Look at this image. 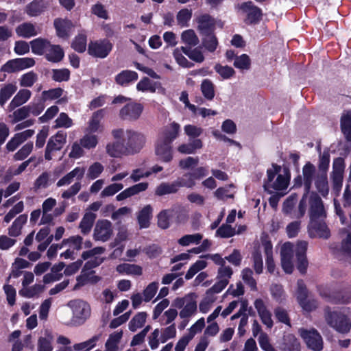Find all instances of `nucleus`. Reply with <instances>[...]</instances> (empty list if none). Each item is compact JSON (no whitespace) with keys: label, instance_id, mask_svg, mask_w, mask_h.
I'll list each match as a JSON object with an SVG mask.
<instances>
[{"label":"nucleus","instance_id":"dca6fc26","mask_svg":"<svg viewBox=\"0 0 351 351\" xmlns=\"http://www.w3.org/2000/svg\"><path fill=\"white\" fill-rule=\"evenodd\" d=\"M53 25L57 36L65 39L70 36L73 29L74 28V24L73 22L67 19H56L54 20Z\"/></svg>","mask_w":351,"mask_h":351},{"label":"nucleus","instance_id":"4c0bfd02","mask_svg":"<svg viewBox=\"0 0 351 351\" xmlns=\"http://www.w3.org/2000/svg\"><path fill=\"white\" fill-rule=\"evenodd\" d=\"M123 337V330L119 329L110 334L106 343L105 348L111 351H118L119 344Z\"/></svg>","mask_w":351,"mask_h":351},{"label":"nucleus","instance_id":"ddd939ff","mask_svg":"<svg viewBox=\"0 0 351 351\" xmlns=\"http://www.w3.org/2000/svg\"><path fill=\"white\" fill-rule=\"evenodd\" d=\"M345 169L344 161L341 158H336L332 165V180L333 190L338 195L341 189L343 172Z\"/></svg>","mask_w":351,"mask_h":351},{"label":"nucleus","instance_id":"09e8293b","mask_svg":"<svg viewBox=\"0 0 351 351\" xmlns=\"http://www.w3.org/2000/svg\"><path fill=\"white\" fill-rule=\"evenodd\" d=\"M64 57V51L59 45H51L46 51V58L49 61L58 62Z\"/></svg>","mask_w":351,"mask_h":351},{"label":"nucleus","instance_id":"6ab92c4d","mask_svg":"<svg viewBox=\"0 0 351 351\" xmlns=\"http://www.w3.org/2000/svg\"><path fill=\"white\" fill-rule=\"evenodd\" d=\"M85 173V168L83 167H76L72 171L66 173L62 178L57 182V186L61 187L68 186L72 183L75 180L77 182L81 180Z\"/></svg>","mask_w":351,"mask_h":351},{"label":"nucleus","instance_id":"9d476101","mask_svg":"<svg viewBox=\"0 0 351 351\" xmlns=\"http://www.w3.org/2000/svg\"><path fill=\"white\" fill-rule=\"evenodd\" d=\"M297 300L305 311L309 312L315 309L317 306V302L313 299L308 298L307 291L302 280L298 281V290L296 292Z\"/></svg>","mask_w":351,"mask_h":351},{"label":"nucleus","instance_id":"774afa93","mask_svg":"<svg viewBox=\"0 0 351 351\" xmlns=\"http://www.w3.org/2000/svg\"><path fill=\"white\" fill-rule=\"evenodd\" d=\"M315 185L319 192L323 196H326L328 193V179L326 173L317 177Z\"/></svg>","mask_w":351,"mask_h":351},{"label":"nucleus","instance_id":"5fc2aeb1","mask_svg":"<svg viewBox=\"0 0 351 351\" xmlns=\"http://www.w3.org/2000/svg\"><path fill=\"white\" fill-rule=\"evenodd\" d=\"M217 300V296L206 292L204 298L199 304V311L202 313H207L212 308L213 304Z\"/></svg>","mask_w":351,"mask_h":351},{"label":"nucleus","instance_id":"4468645a","mask_svg":"<svg viewBox=\"0 0 351 351\" xmlns=\"http://www.w3.org/2000/svg\"><path fill=\"white\" fill-rule=\"evenodd\" d=\"M106 249L103 247H96L92 250L85 251L82 254L84 260H88L85 264V267H95L101 265L104 258L101 255L105 252Z\"/></svg>","mask_w":351,"mask_h":351},{"label":"nucleus","instance_id":"864d4df0","mask_svg":"<svg viewBox=\"0 0 351 351\" xmlns=\"http://www.w3.org/2000/svg\"><path fill=\"white\" fill-rule=\"evenodd\" d=\"M147 315L145 312L138 313L130 322L128 327L130 330L135 332L141 328L146 322Z\"/></svg>","mask_w":351,"mask_h":351},{"label":"nucleus","instance_id":"680f3d73","mask_svg":"<svg viewBox=\"0 0 351 351\" xmlns=\"http://www.w3.org/2000/svg\"><path fill=\"white\" fill-rule=\"evenodd\" d=\"M182 41L189 46H195L199 43V39L193 29L184 31L181 35Z\"/></svg>","mask_w":351,"mask_h":351},{"label":"nucleus","instance_id":"58836bf2","mask_svg":"<svg viewBox=\"0 0 351 351\" xmlns=\"http://www.w3.org/2000/svg\"><path fill=\"white\" fill-rule=\"evenodd\" d=\"M235 187L233 184H228L223 187L218 188L214 193L216 198L220 200L226 201L228 199H233L236 193Z\"/></svg>","mask_w":351,"mask_h":351},{"label":"nucleus","instance_id":"20e7f679","mask_svg":"<svg viewBox=\"0 0 351 351\" xmlns=\"http://www.w3.org/2000/svg\"><path fill=\"white\" fill-rule=\"evenodd\" d=\"M308 243L306 241H298L295 246L291 242H285L280 246L281 258H293L295 253L298 261V269L300 273L304 274L307 269L308 261L306 257Z\"/></svg>","mask_w":351,"mask_h":351},{"label":"nucleus","instance_id":"393cba45","mask_svg":"<svg viewBox=\"0 0 351 351\" xmlns=\"http://www.w3.org/2000/svg\"><path fill=\"white\" fill-rule=\"evenodd\" d=\"M238 8L247 16L250 23H253L259 19L261 15L260 9L254 6L252 2H245L237 5Z\"/></svg>","mask_w":351,"mask_h":351},{"label":"nucleus","instance_id":"cd10ccee","mask_svg":"<svg viewBox=\"0 0 351 351\" xmlns=\"http://www.w3.org/2000/svg\"><path fill=\"white\" fill-rule=\"evenodd\" d=\"M181 188V185L178 180L173 182H162L155 189V194L158 196L177 193Z\"/></svg>","mask_w":351,"mask_h":351},{"label":"nucleus","instance_id":"603ef678","mask_svg":"<svg viewBox=\"0 0 351 351\" xmlns=\"http://www.w3.org/2000/svg\"><path fill=\"white\" fill-rule=\"evenodd\" d=\"M152 208L149 205L145 206L139 213L138 221L141 228H146L149 225Z\"/></svg>","mask_w":351,"mask_h":351},{"label":"nucleus","instance_id":"2eb2a0df","mask_svg":"<svg viewBox=\"0 0 351 351\" xmlns=\"http://www.w3.org/2000/svg\"><path fill=\"white\" fill-rule=\"evenodd\" d=\"M155 154L162 162H171L173 159V151L171 143L157 139L155 145Z\"/></svg>","mask_w":351,"mask_h":351},{"label":"nucleus","instance_id":"13d9d810","mask_svg":"<svg viewBox=\"0 0 351 351\" xmlns=\"http://www.w3.org/2000/svg\"><path fill=\"white\" fill-rule=\"evenodd\" d=\"M192 17V10L191 9H182L176 16L177 23L182 27L189 26V22Z\"/></svg>","mask_w":351,"mask_h":351},{"label":"nucleus","instance_id":"aec40b11","mask_svg":"<svg viewBox=\"0 0 351 351\" xmlns=\"http://www.w3.org/2000/svg\"><path fill=\"white\" fill-rule=\"evenodd\" d=\"M254 307L258 312L262 323L267 328H271L274 324L271 313L267 308L263 300L256 299L254 302Z\"/></svg>","mask_w":351,"mask_h":351},{"label":"nucleus","instance_id":"a211bd4d","mask_svg":"<svg viewBox=\"0 0 351 351\" xmlns=\"http://www.w3.org/2000/svg\"><path fill=\"white\" fill-rule=\"evenodd\" d=\"M90 267H84L79 275L76 281L77 283L74 287V289H77L80 287L88 284H96L101 278L99 276L95 274V271L89 269Z\"/></svg>","mask_w":351,"mask_h":351},{"label":"nucleus","instance_id":"49530a36","mask_svg":"<svg viewBox=\"0 0 351 351\" xmlns=\"http://www.w3.org/2000/svg\"><path fill=\"white\" fill-rule=\"evenodd\" d=\"M45 289V287L40 284H35L32 287H27L25 288H21L19 290V293L21 296L32 298L35 296H38L40 293H41Z\"/></svg>","mask_w":351,"mask_h":351},{"label":"nucleus","instance_id":"0e129e2a","mask_svg":"<svg viewBox=\"0 0 351 351\" xmlns=\"http://www.w3.org/2000/svg\"><path fill=\"white\" fill-rule=\"evenodd\" d=\"M51 175L48 172L42 173L35 180L34 187L36 190L46 189L51 184Z\"/></svg>","mask_w":351,"mask_h":351},{"label":"nucleus","instance_id":"052dcab7","mask_svg":"<svg viewBox=\"0 0 351 351\" xmlns=\"http://www.w3.org/2000/svg\"><path fill=\"white\" fill-rule=\"evenodd\" d=\"M182 50L191 60L196 62H202L204 60V56L202 51L198 48L190 49L182 47Z\"/></svg>","mask_w":351,"mask_h":351},{"label":"nucleus","instance_id":"6e6552de","mask_svg":"<svg viewBox=\"0 0 351 351\" xmlns=\"http://www.w3.org/2000/svg\"><path fill=\"white\" fill-rule=\"evenodd\" d=\"M126 148L129 154L138 153L146 143L145 136L138 132L132 130H125Z\"/></svg>","mask_w":351,"mask_h":351},{"label":"nucleus","instance_id":"9b49d317","mask_svg":"<svg viewBox=\"0 0 351 351\" xmlns=\"http://www.w3.org/2000/svg\"><path fill=\"white\" fill-rule=\"evenodd\" d=\"M112 224L110 221L106 219L97 221L93 232V238L95 241H107L112 237Z\"/></svg>","mask_w":351,"mask_h":351},{"label":"nucleus","instance_id":"37998d69","mask_svg":"<svg viewBox=\"0 0 351 351\" xmlns=\"http://www.w3.org/2000/svg\"><path fill=\"white\" fill-rule=\"evenodd\" d=\"M27 217L25 215H21L12 223L8 228V234L11 237H18L21 233V229L27 222Z\"/></svg>","mask_w":351,"mask_h":351},{"label":"nucleus","instance_id":"7ed1b4c3","mask_svg":"<svg viewBox=\"0 0 351 351\" xmlns=\"http://www.w3.org/2000/svg\"><path fill=\"white\" fill-rule=\"evenodd\" d=\"M196 299V294L191 293L184 297L176 298L173 301V306L180 309L178 315L182 319L179 325L180 329H184L189 324L190 318L195 315L197 308Z\"/></svg>","mask_w":351,"mask_h":351},{"label":"nucleus","instance_id":"e2e57ef3","mask_svg":"<svg viewBox=\"0 0 351 351\" xmlns=\"http://www.w3.org/2000/svg\"><path fill=\"white\" fill-rule=\"evenodd\" d=\"M201 90L203 95L207 99L211 100L215 97L214 84L208 79H205L202 81L201 84Z\"/></svg>","mask_w":351,"mask_h":351},{"label":"nucleus","instance_id":"f3484780","mask_svg":"<svg viewBox=\"0 0 351 351\" xmlns=\"http://www.w3.org/2000/svg\"><path fill=\"white\" fill-rule=\"evenodd\" d=\"M143 107L141 104L135 102L127 104L120 110V116L125 120H136L142 113Z\"/></svg>","mask_w":351,"mask_h":351},{"label":"nucleus","instance_id":"e433bc0d","mask_svg":"<svg viewBox=\"0 0 351 351\" xmlns=\"http://www.w3.org/2000/svg\"><path fill=\"white\" fill-rule=\"evenodd\" d=\"M280 349L282 351H300V346L294 335L288 334L284 336Z\"/></svg>","mask_w":351,"mask_h":351},{"label":"nucleus","instance_id":"1a4fd4ad","mask_svg":"<svg viewBox=\"0 0 351 351\" xmlns=\"http://www.w3.org/2000/svg\"><path fill=\"white\" fill-rule=\"evenodd\" d=\"M112 49V44L107 39L91 41L88 47V53L95 58H106Z\"/></svg>","mask_w":351,"mask_h":351},{"label":"nucleus","instance_id":"4d7b16f0","mask_svg":"<svg viewBox=\"0 0 351 351\" xmlns=\"http://www.w3.org/2000/svg\"><path fill=\"white\" fill-rule=\"evenodd\" d=\"M81 145L87 149H91L96 147L98 144L99 138L95 134H86L80 140Z\"/></svg>","mask_w":351,"mask_h":351},{"label":"nucleus","instance_id":"c756f323","mask_svg":"<svg viewBox=\"0 0 351 351\" xmlns=\"http://www.w3.org/2000/svg\"><path fill=\"white\" fill-rule=\"evenodd\" d=\"M106 149L107 154L113 158H121L123 156L129 154L126 146L119 142L108 143Z\"/></svg>","mask_w":351,"mask_h":351},{"label":"nucleus","instance_id":"de8ad7c7","mask_svg":"<svg viewBox=\"0 0 351 351\" xmlns=\"http://www.w3.org/2000/svg\"><path fill=\"white\" fill-rule=\"evenodd\" d=\"M208 266V263L203 258L198 259L192 264L185 274V279L190 280L197 274L202 271Z\"/></svg>","mask_w":351,"mask_h":351},{"label":"nucleus","instance_id":"a18cd8bd","mask_svg":"<svg viewBox=\"0 0 351 351\" xmlns=\"http://www.w3.org/2000/svg\"><path fill=\"white\" fill-rule=\"evenodd\" d=\"M95 219V214L91 212H87L85 213L79 226L82 233L87 234L90 232Z\"/></svg>","mask_w":351,"mask_h":351},{"label":"nucleus","instance_id":"f03ea898","mask_svg":"<svg viewBox=\"0 0 351 351\" xmlns=\"http://www.w3.org/2000/svg\"><path fill=\"white\" fill-rule=\"evenodd\" d=\"M291 179L290 171L286 167L272 164L267 170V178L264 180L263 187L269 194L277 193L284 195L289 186Z\"/></svg>","mask_w":351,"mask_h":351},{"label":"nucleus","instance_id":"3c124183","mask_svg":"<svg viewBox=\"0 0 351 351\" xmlns=\"http://www.w3.org/2000/svg\"><path fill=\"white\" fill-rule=\"evenodd\" d=\"M52 334L46 331L44 337H40L38 340V351H52Z\"/></svg>","mask_w":351,"mask_h":351},{"label":"nucleus","instance_id":"473e14b6","mask_svg":"<svg viewBox=\"0 0 351 351\" xmlns=\"http://www.w3.org/2000/svg\"><path fill=\"white\" fill-rule=\"evenodd\" d=\"M16 34L23 38H30L39 33L38 28L31 23H23L16 28Z\"/></svg>","mask_w":351,"mask_h":351},{"label":"nucleus","instance_id":"2f4dec72","mask_svg":"<svg viewBox=\"0 0 351 351\" xmlns=\"http://www.w3.org/2000/svg\"><path fill=\"white\" fill-rule=\"evenodd\" d=\"M105 114L104 109L99 110L93 113L90 119L88 121L87 132L90 133L101 132L102 126L100 124L101 120L103 119Z\"/></svg>","mask_w":351,"mask_h":351},{"label":"nucleus","instance_id":"39448f33","mask_svg":"<svg viewBox=\"0 0 351 351\" xmlns=\"http://www.w3.org/2000/svg\"><path fill=\"white\" fill-rule=\"evenodd\" d=\"M324 317L327 324L340 333H348L351 329L350 319L341 311H331L328 308L324 310Z\"/></svg>","mask_w":351,"mask_h":351},{"label":"nucleus","instance_id":"412c9836","mask_svg":"<svg viewBox=\"0 0 351 351\" xmlns=\"http://www.w3.org/2000/svg\"><path fill=\"white\" fill-rule=\"evenodd\" d=\"M261 247H263L266 256L267 268L269 272L273 273L275 269V264L273 260V246L271 241L265 234L261 237Z\"/></svg>","mask_w":351,"mask_h":351},{"label":"nucleus","instance_id":"bb28decb","mask_svg":"<svg viewBox=\"0 0 351 351\" xmlns=\"http://www.w3.org/2000/svg\"><path fill=\"white\" fill-rule=\"evenodd\" d=\"M49 5L47 1L34 0L26 6L25 12L30 16H36L42 14Z\"/></svg>","mask_w":351,"mask_h":351},{"label":"nucleus","instance_id":"f8f14e48","mask_svg":"<svg viewBox=\"0 0 351 351\" xmlns=\"http://www.w3.org/2000/svg\"><path fill=\"white\" fill-rule=\"evenodd\" d=\"M66 134L62 131L58 132L52 136L46 147L45 158L47 160L52 159L51 153L55 151L60 150L66 143Z\"/></svg>","mask_w":351,"mask_h":351},{"label":"nucleus","instance_id":"72a5a7b5","mask_svg":"<svg viewBox=\"0 0 351 351\" xmlns=\"http://www.w3.org/2000/svg\"><path fill=\"white\" fill-rule=\"evenodd\" d=\"M342 133L347 141H351V110H344L340 119Z\"/></svg>","mask_w":351,"mask_h":351},{"label":"nucleus","instance_id":"c9c22d12","mask_svg":"<svg viewBox=\"0 0 351 351\" xmlns=\"http://www.w3.org/2000/svg\"><path fill=\"white\" fill-rule=\"evenodd\" d=\"M203 147L201 139L197 138L191 141L189 143H183L178 147V151L182 154H194L197 149H199Z\"/></svg>","mask_w":351,"mask_h":351},{"label":"nucleus","instance_id":"6e6d98bb","mask_svg":"<svg viewBox=\"0 0 351 351\" xmlns=\"http://www.w3.org/2000/svg\"><path fill=\"white\" fill-rule=\"evenodd\" d=\"M204 38H202V45L203 47L209 52H214L217 46H218V40L216 36L213 34H204Z\"/></svg>","mask_w":351,"mask_h":351},{"label":"nucleus","instance_id":"c85d7f7f","mask_svg":"<svg viewBox=\"0 0 351 351\" xmlns=\"http://www.w3.org/2000/svg\"><path fill=\"white\" fill-rule=\"evenodd\" d=\"M32 93L27 89L20 90L8 105V110L12 111L16 108L26 103L31 97Z\"/></svg>","mask_w":351,"mask_h":351},{"label":"nucleus","instance_id":"5701e85b","mask_svg":"<svg viewBox=\"0 0 351 351\" xmlns=\"http://www.w3.org/2000/svg\"><path fill=\"white\" fill-rule=\"evenodd\" d=\"M40 112L41 110H35L33 106H25L14 111L12 114H10L9 117L12 119V123H16L28 117L30 114L37 116L40 114Z\"/></svg>","mask_w":351,"mask_h":351},{"label":"nucleus","instance_id":"8fccbe9b","mask_svg":"<svg viewBox=\"0 0 351 351\" xmlns=\"http://www.w3.org/2000/svg\"><path fill=\"white\" fill-rule=\"evenodd\" d=\"M175 214L176 211L173 209L161 211L158 215V226L163 229L167 228L169 226L170 221Z\"/></svg>","mask_w":351,"mask_h":351},{"label":"nucleus","instance_id":"7c9ffc66","mask_svg":"<svg viewBox=\"0 0 351 351\" xmlns=\"http://www.w3.org/2000/svg\"><path fill=\"white\" fill-rule=\"evenodd\" d=\"M136 88L142 92L155 93L156 90L164 91L161 84L158 82H153L147 77H144L136 85Z\"/></svg>","mask_w":351,"mask_h":351},{"label":"nucleus","instance_id":"f257e3e1","mask_svg":"<svg viewBox=\"0 0 351 351\" xmlns=\"http://www.w3.org/2000/svg\"><path fill=\"white\" fill-rule=\"evenodd\" d=\"M308 208L311 219L308 226L310 236L325 239L329 237L330 231L324 222L326 217V211L321 198L316 193L303 195L299 204L298 213L295 217L304 216Z\"/></svg>","mask_w":351,"mask_h":351},{"label":"nucleus","instance_id":"f704fd0d","mask_svg":"<svg viewBox=\"0 0 351 351\" xmlns=\"http://www.w3.org/2000/svg\"><path fill=\"white\" fill-rule=\"evenodd\" d=\"M315 172V166L310 162L306 163L302 169L304 182L306 191L304 195L306 194L311 195L313 193L309 192V189L313 182Z\"/></svg>","mask_w":351,"mask_h":351},{"label":"nucleus","instance_id":"0eeeda50","mask_svg":"<svg viewBox=\"0 0 351 351\" xmlns=\"http://www.w3.org/2000/svg\"><path fill=\"white\" fill-rule=\"evenodd\" d=\"M299 334L307 347L313 351H321L323 348V339L320 334L314 328L299 329Z\"/></svg>","mask_w":351,"mask_h":351},{"label":"nucleus","instance_id":"338daca9","mask_svg":"<svg viewBox=\"0 0 351 351\" xmlns=\"http://www.w3.org/2000/svg\"><path fill=\"white\" fill-rule=\"evenodd\" d=\"M178 315V313L176 308H170L164 312L163 315L160 317L159 322L161 325L171 324L177 317Z\"/></svg>","mask_w":351,"mask_h":351},{"label":"nucleus","instance_id":"a878e982","mask_svg":"<svg viewBox=\"0 0 351 351\" xmlns=\"http://www.w3.org/2000/svg\"><path fill=\"white\" fill-rule=\"evenodd\" d=\"M116 271L121 275L140 276L143 274L142 267L136 264H119L116 267Z\"/></svg>","mask_w":351,"mask_h":351},{"label":"nucleus","instance_id":"a19ab883","mask_svg":"<svg viewBox=\"0 0 351 351\" xmlns=\"http://www.w3.org/2000/svg\"><path fill=\"white\" fill-rule=\"evenodd\" d=\"M100 339L101 335H94L85 341L74 344L73 350L75 351H90L97 346Z\"/></svg>","mask_w":351,"mask_h":351},{"label":"nucleus","instance_id":"bf43d9fd","mask_svg":"<svg viewBox=\"0 0 351 351\" xmlns=\"http://www.w3.org/2000/svg\"><path fill=\"white\" fill-rule=\"evenodd\" d=\"M234 66L240 70H249L251 66V60L247 54H242L235 56L234 58Z\"/></svg>","mask_w":351,"mask_h":351},{"label":"nucleus","instance_id":"423d86ee","mask_svg":"<svg viewBox=\"0 0 351 351\" xmlns=\"http://www.w3.org/2000/svg\"><path fill=\"white\" fill-rule=\"evenodd\" d=\"M67 306L72 310L73 317L71 322L73 324H82L90 315V306L83 300H71L67 303Z\"/></svg>","mask_w":351,"mask_h":351},{"label":"nucleus","instance_id":"b1692460","mask_svg":"<svg viewBox=\"0 0 351 351\" xmlns=\"http://www.w3.org/2000/svg\"><path fill=\"white\" fill-rule=\"evenodd\" d=\"M180 129V125L173 122L164 128L159 134L158 139L171 143L178 136Z\"/></svg>","mask_w":351,"mask_h":351},{"label":"nucleus","instance_id":"ea45409f","mask_svg":"<svg viewBox=\"0 0 351 351\" xmlns=\"http://www.w3.org/2000/svg\"><path fill=\"white\" fill-rule=\"evenodd\" d=\"M16 90L17 86L15 83L4 84L0 89V105L3 106Z\"/></svg>","mask_w":351,"mask_h":351},{"label":"nucleus","instance_id":"69168bd1","mask_svg":"<svg viewBox=\"0 0 351 351\" xmlns=\"http://www.w3.org/2000/svg\"><path fill=\"white\" fill-rule=\"evenodd\" d=\"M202 239V235L199 233L186 234L178 240V243L182 246H188L190 244H198Z\"/></svg>","mask_w":351,"mask_h":351},{"label":"nucleus","instance_id":"c03bdc74","mask_svg":"<svg viewBox=\"0 0 351 351\" xmlns=\"http://www.w3.org/2000/svg\"><path fill=\"white\" fill-rule=\"evenodd\" d=\"M32 51L34 53L37 55H42L46 53V51L50 47V43L41 38L34 39L30 42Z\"/></svg>","mask_w":351,"mask_h":351},{"label":"nucleus","instance_id":"4be33fe9","mask_svg":"<svg viewBox=\"0 0 351 351\" xmlns=\"http://www.w3.org/2000/svg\"><path fill=\"white\" fill-rule=\"evenodd\" d=\"M198 29L202 34H213L216 27V20L208 14H203L197 18Z\"/></svg>","mask_w":351,"mask_h":351},{"label":"nucleus","instance_id":"79ce46f5","mask_svg":"<svg viewBox=\"0 0 351 351\" xmlns=\"http://www.w3.org/2000/svg\"><path fill=\"white\" fill-rule=\"evenodd\" d=\"M138 79V74L132 71H123L116 76V82L121 86H127Z\"/></svg>","mask_w":351,"mask_h":351}]
</instances>
